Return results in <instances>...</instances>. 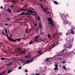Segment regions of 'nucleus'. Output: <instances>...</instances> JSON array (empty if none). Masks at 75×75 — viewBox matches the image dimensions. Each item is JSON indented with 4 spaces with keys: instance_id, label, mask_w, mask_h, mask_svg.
Segmentation results:
<instances>
[{
    "instance_id": "1",
    "label": "nucleus",
    "mask_w": 75,
    "mask_h": 75,
    "mask_svg": "<svg viewBox=\"0 0 75 75\" xmlns=\"http://www.w3.org/2000/svg\"><path fill=\"white\" fill-rule=\"evenodd\" d=\"M47 20L48 21L49 24H50L51 25H52L54 27V21L52 20L51 18H48Z\"/></svg>"
},
{
    "instance_id": "2",
    "label": "nucleus",
    "mask_w": 75,
    "mask_h": 75,
    "mask_svg": "<svg viewBox=\"0 0 75 75\" xmlns=\"http://www.w3.org/2000/svg\"><path fill=\"white\" fill-rule=\"evenodd\" d=\"M35 13V11H33L30 10L28 11H27L26 13V15H29V16H31V14H32V13Z\"/></svg>"
},
{
    "instance_id": "3",
    "label": "nucleus",
    "mask_w": 75,
    "mask_h": 75,
    "mask_svg": "<svg viewBox=\"0 0 75 75\" xmlns=\"http://www.w3.org/2000/svg\"><path fill=\"white\" fill-rule=\"evenodd\" d=\"M61 18H62V20H64V23L65 24H68V21L66 20H67L66 17L62 16L61 17Z\"/></svg>"
},
{
    "instance_id": "4",
    "label": "nucleus",
    "mask_w": 75,
    "mask_h": 75,
    "mask_svg": "<svg viewBox=\"0 0 75 75\" xmlns=\"http://www.w3.org/2000/svg\"><path fill=\"white\" fill-rule=\"evenodd\" d=\"M36 57H35L32 59V60H27L26 61V62H24V64H23V65H25V64H28V63H30V62H32V61H33L35 59H36Z\"/></svg>"
},
{
    "instance_id": "5",
    "label": "nucleus",
    "mask_w": 75,
    "mask_h": 75,
    "mask_svg": "<svg viewBox=\"0 0 75 75\" xmlns=\"http://www.w3.org/2000/svg\"><path fill=\"white\" fill-rule=\"evenodd\" d=\"M2 34H3V35H5V36H6V37H7L8 38V39L9 40H10V41H11L12 40V39H12V38H10L9 37V36H8V33H7L6 34V35L5 34V33H4V32H2Z\"/></svg>"
},
{
    "instance_id": "6",
    "label": "nucleus",
    "mask_w": 75,
    "mask_h": 75,
    "mask_svg": "<svg viewBox=\"0 0 75 75\" xmlns=\"http://www.w3.org/2000/svg\"><path fill=\"white\" fill-rule=\"evenodd\" d=\"M21 38H20L19 39H16V40H13V39H12L11 41H18V42H20V41H21V40H21Z\"/></svg>"
},
{
    "instance_id": "7",
    "label": "nucleus",
    "mask_w": 75,
    "mask_h": 75,
    "mask_svg": "<svg viewBox=\"0 0 75 75\" xmlns=\"http://www.w3.org/2000/svg\"><path fill=\"white\" fill-rule=\"evenodd\" d=\"M74 29H75V28H71L70 30V32L71 33L73 34H75L74 31L73 30H74Z\"/></svg>"
},
{
    "instance_id": "8",
    "label": "nucleus",
    "mask_w": 75,
    "mask_h": 75,
    "mask_svg": "<svg viewBox=\"0 0 75 75\" xmlns=\"http://www.w3.org/2000/svg\"><path fill=\"white\" fill-rule=\"evenodd\" d=\"M26 52V51H25V50H21V53L22 54H25Z\"/></svg>"
},
{
    "instance_id": "9",
    "label": "nucleus",
    "mask_w": 75,
    "mask_h": 75,
    "mask_svg": "<svg viewBox=\"0 0 75 75\" xmlns=\"http://www.w3.org/2000/svg\"><path fill=\"white\" fill-rule=\"evenodd\" d=\"M24 13H25V11H24L22 12L21 13L19 14V16H21V15H27V14H26V13L25 14Z\"/></svg>"
},
{
    "instance_id": "10",
    "label": "nucleus",
    "mask_w": 75,
    "mask_h": 75,
    "mask_svg": "<svg viewBox=\"0 0 75 75\" xmlns=\"http://www.w3.org/2000/svg\"><path fill=\"white\" fill-rule=\"evenodd\" d=\"M17 2V1L16 0H12V3L13 4H16V3Z\"/></svg>"
},
{
    "instance_id": "11",
    "label": "nucleus",
    "mask_w": 75,
    "mask_h": 75,
    "mask_svg": "<svg viewBox=\"0 0 75 75\" xmlns=\"http://www.w3.org/2000/svg\"><path fill=\"white\" fill-rule=\"evenodd\" d=\"M7 11H8V12L9 13H11V10L10 9V8H8L7 9Z\"/></svg>"
},
{
    "instance_id": "12",
    "label": "nucleus",
    "mask_w": 75,
    "mask_h": 75,
    "mask_svg": "<svg viewBox=\"0 0 75 75\" xmlns=\"http://www.w3.org/2000/svg\"><path fill=\"white\" fill-rule=\"evenodd\" d=\"M71 47H72V46H71V44H69L67 46V48H69V49H70V48H71Z\"/></svg>"
},
{
    "instance_id": "13",
    "label": "nucleus",
    "mask_w": 75,
    "mask_h": 75,
    "mask_svg": "<svg viewBox=\"0 0 75 75\" xmlns=\"http://www.w3.org/2000/svg\"><path fill=\"white\" fill-rule=\"evenodd\" d=\"M42 40V38H40L37 39V40H34L35 41H36V42H37V41H40V40Z\"/></svg>"
},
{
    "instance_id": "14",
    "label": "nucleus",
    "mask_w": 75,
    "mask_h": 75,
    "mask_svg": "<svg viewBox=\"0 0 75 75\" xmlns=\"http://www.w3.org/2000/svg\"><path fill=\"white\" fill-rule=\"evenodd\" d=\"M40 37V35H39L38 36H36L34 40H37L38 38Z\"/></svg>"
},
{
    "instance_id": "15",
    "label": "nucleus",
    "mask_w": 75,
    "mask_h": 75,
    "mask_svg": "<svg viewBox=\"0 0 75 75\" xmlns=\"http://www.w3.org/2000/svg\"><path fill=\"white\" fill-rule=\"evenodd\" d=\"M39 28H42V26L41 25V23H39Z\"/></svg>"
},
{
    "instance_id": "16",
    "label": "nucleus",
    "mask_w": 75,
    "mask_h": 75,
    "mask_svg": "<svg viewBox=\"0 0 75 75\" xmlns=\"http://www.w3.org/2000/svg\"><path fill=\"white\" fill-rule=\"evenodd\" d=\"M64 47L66 48H68V45L67 44H65L64 45Z\"/></svg>"
},
{
    "instance_id": "17",
    "label": "nucleus",
    "mask_w": 75,
    "mask_h": 75,
    "mask_svg": "<svg viewBox=\"0 0 75 75\" xmlns=\"http://www.w3.org/2000/svg\"><path fill=\"white\" fill-rule=\"evenodd\" d=\"M62 68L64 70H65V71H67V68H65V66H64L62 67Z\"/></svg>"
},
{
    "instance_id": "18",
    "label": "nucleus",
    "mask_w": 75,
    "mask_h": 75,
    "mask_svg": "<svg viewBox=\"0 0 75 75\" xmlns=\"http://www.w3.org/2000/svg\"><path fill=\"white\" fill-rule=\"evenodd\" d=\"M53 2L54 3V4H56V5H58V2H57V1H54Z\"/></svg>"
},
{
    "instance_id": "19",
    "label": "nucleus",
    "mask_w": 75,
    "mask_h": 75,
    "mask_svg": "<svg viewBox=\"0 0 75 75\" xmlns=\"http://www.w3.org/2000/svg\"><path fill=\"white\" fill-rule=\"evenodd\" d=\"M50 59L49 58H48L47 59H46L45 61H46V62H49V59Z\"/></svg>"
},
{
    "instance_id": "20",
    "label": "nucleus",
    "mask_w": 75,
    "mask_h": 75,
    "mask_svg": "<svg viewBox=\"0 0 75 75\" xmlns=\"http://www.w3.org/2000/svg\"><path fill=\"white\" fill-rule=\"evenodd\" d=\"M53 45L51 47L52 49V48H54V47H55V42H54L53 44Z\"/></svg>"
},
{
    "instance_id": "21",
    "label": "nucleus",
    "mask_w": 75,
    "mask_h": 75,
    "mask_svg": "<svg viewBox=\"0 0 75 75\" xmlns=\"http://www.w3.org/2000/svg\"><path fill=\"white\" fill-rule=\"evenodd\" d=\"M4 30L5 32L6 33V34H7V29L6 28H5Z\"/></svg>"
},
{
    "instance_id": "22",
    "label": "nucleus",
    "mask_w": 75,
    "mask_h": 75,
    "mask_svg": "<svg viewBox=\"0 0 75 75\" xmlns=\"http://www.w3.org/2000/svg\"><path fill=\"white\" fill-rule=\"evenodd\" d=\"M1 60H6V59H5V58H3V57L1 58Z\"/></svg>"
},
{
    "instance_id": "23",
    "label": "nucleus",
    "mask_w": 75,
    "mask_h": 75,
    "mask_svg": "<svg viewBox=\"0 0 75 75\" xmlns=\"http://www.w3.org/2000/svg\"><path fill=\"white\" fill-rule=\"evenodd\" d=\"M37 20H38L39 21H41V18H40V17L37 18Z\"/></svg>"
},
{
    "instance_id": "24",
    "label": "nucleus",
    "mask_w": 75,
    "mask_h": 75,
    "mask_svg": "<svg viewBox=\"0 0 75 75\" xmlns=\"http://www.w3.org/2000/svg\"><path fill=\"white\" fill-rule=\"evenodd\" d=\"M48 37L49 38H51V35H50V34H48Z\"/></svg>"
},
{
    "instance_id": "25",
    "label": "nucleus",
    "mask_w": 75,
    "mask_h": 75,
    "mask_svg": "<svg viewBox=\"0 0 75 75\" xmlns=\"http://www.w3.org/2000/svg\"><path fill=\"white\" fill-rule=\"evenodd\" d=\"M12 71L8 70V74H10V73H11Z\"/></svg>"
},
{
    "instance_id": "26",
    "label": "nucleus",
    "mask_w": 75,
    "mask_h": 75,
    "mask_svg": "<svg viewBox=\"0 0 75 75\" xmlns=\"http://www.w3.org/2000/svg\"><path fill=\"white\" fill-rule=\"evenodd\" d=\"M14 7V5H12L10 6L11 8H13Z\"/></svg>"
},
{
    "instance_id": "27",
    "label": "nucleus",
    "mask_w": 75,
    "mask_h": 75,
    "mask_svg": "<svg viewBox=\"0 0 75 75\" xmlns=\"http://www.w3.org/2000/svg\"><path fill=\"white\" fill-rule=\"evenodd\" d=\"M54 70H57V69H58V67H55L54 68Z\"/></svg>"
},
{
    "instance_id": "28",
    "label": "nucleus",
    "mask_w": 75,
    "mask_h": 75,
    "mask_svg": "<svg viewBox=\"0 0 75 75\" xmlns=\"http://www.w3.org/2000/svg\"><path fill=\"white\" fill-rule=\"evenodd\" d=\"M12 65V63H11V62H10L9 64H8V66H9V65Z\"/></svg>"
},
{
    "instance_id": "29",
    "label": "nucleus",
    "mask_w": 75,
    "mask_h": 75,
    "mask_svg": "<svg viewBox=\"0 0 75 75\" xmlns=\"http://www.w3.org/2000/svg\"><path fill=\"white\" fill-rule=\"evenodd\" d=\"M44 34V32H42L41 33H40V35H42L43 34Z\"/></svg>"
},
{
    "instance_id": "30",
    "label": "nucleus",
    "mask_w": 75,
    "mask_h": 75,
    "mask_svg": "<svg viewBox=\"0 0 75 75\" xmlns=\"http://www.w3.org/2000/svg\"><path fill=\"white\" fill-rule=\"evenodd\" d=\"M28 70H27V69H26L25 70V72H28Z\"/></svg>"
},
{
    "instance_id": "31",
    "label": "nucleus",
    "mask_w": 75,
    "mask_h": 75,
    "mask_svg": "<svg viewBox=\"0 0 75 75\" xmlns=\"http://www.w3.org/2000/svg\"><path fill=\"white\" fill-rule=\"evenodd\" d=\"M59 41H62V39L61 38H60L59 39Z\"/></svg>"
},
{
    "instance_id": "32",
    "label": "nucleus",
    "mask_w": 75,
    "mask_h": 75,
    "mask_svg": "<svg viewBox=\"0 0 75 75\" xmlns=\"http://www.w3.org/2000/svg\"><path fill=\"white\" fill-rule=\"evenodd\" d=\"M33 43V41H31V42H29V44L30 45H31V44Z\"/></svg>"
},
{
    "instance_id": "33",
    "label": "nucleus",
    "mask_w": 75,
    "mask_h": 75,
    "mask_svg": "<svg viewBox=\"0 0 75 75\" xmlns=\"http://www.w3.org/2000/svg\"><path fill=\"white\" fill-rule=\"evenodd\" d=\"M51 26L50 27V28H54V27H52V25H51Z\"/></svg>"
},
{
    "instance_id": "34",
    "label": "nucleus",
    "mask_w": 75,
    "mask_h": 75,
    "mask_svg": "<svg viewBox=\"0 0 75 75\" xmlns=\"http://www.w3.org/2000/svg\"><path fill=\"white\" fill-rule=\"evenodd\" d=\"M34 25H35V27H37V23H34Z\"/></svg>"
},
{
    "instance_id": "35",
    "label": "nucleus",
    "mask_w": 75,
    "mask_h": 75,
    "mask_svg": "<svg viewBox=\"0 0 75 75\" xmlns=\"http://www.w3.org/2000/svg\"><path fill=\"white\" fill-rule=\"evenodd\" d=\"M37 52H38V53H41V51H38Z\"/></svg>"
},
{
    "instance_id": "36",
    "label": "nucleus",
    "mask_w": 75,
    "mask_h": 75,
    "mask_svg": "<svg viewBox=\"0 0 75 75\" xmlns=\"http://www.w3.org/2000/svg\"><path fill=\"white\" fill-rule=\"evenodd\" d=\"M18 13H19L20 12H21V9H19V10L18 11Z\"/></svg>"
},
{
    "instance_id": "37",
    "label": "nucleus",
    "mask_w": 75,
    "mask_h": 75,
    "mask_svg": "<svg viewBox=\"0 0 75 75\" xmlns=\"http://www.w3.org/2000/svg\"><path fill=\"white\" fill-rule=\"evenodd\" d=\"M6 59V60H8L9 61H10V60H11V59Z\"/></svg>"
},
{
    "instance_id": "38",
    "label": "nucleus",
    "mask_w": 75,
    "mask_h": 75,
    "mask_svg": "<svg viewBox=\"0 0 75 75\" xmlns=\"http://www.w3.org/2000/svg\"><path fill=\"white\" fill-rule=\"evenodd\" d=\"M62 64H65V61H63L62 62Z\"/></svg>"
},
{
    "instance_id": "39",
    "label": "nucleus",
    "mask_w": 75,
    "mask_h": 75,
    "mask_svg": "<svg viewBox=\"0 0 75 75\" xmlns=\"http://www.w3.org/2000/svg\"><path fill=\"white\" fill-rule=\"evenodd\" d=\"M24 8H21V11H24Z\"/></svg>"
},
{
    "instance_id": "40",
    "label": "nucleus",
    "mask_w": 75,
    "mask_h": 75,
    "mask_svg": "<svg viewBox=\"0 0 75 75\" xmlns=\"http://www.w3.org/2000/svg\"><path fill=\"white\" fill-rule=\"evenodd\" d=\"M40 6L41 7V8H42V9H44V7L43 6H42V5H40Z\"/></svg>"
},
{
    "instance_id": "41",
    "label": "nucleus",
    "mask_w": 75,
    "mask_h": 75,
    "mask_svg": "<svg viewBox=\"0 0 75 75\" xmlns=\"http://www.w3.org/2000/svg\"><path fill=\"white\" fill-rule=\"evenodd\" d=\"M28 31V30H26L25 31V34H26V33H27V31Z\"/></svg>"
},
{
    "instance_id": "42",
    "label": "nucleus",
    "mask_w": 75,
    "mask_h": 75,
    "mask_svg": "<svg viewBox=\"0 0 75 75\" xmlns=\"http://www.w3.org/2000/svg\"><path fill=\"white\" fill-rule=\"evenodd\" d=\"M21 66H20L19 67L18 69H21Z\"/></svg>"
},
{
    "instance_id": "43",
    "label": "nucleus",
    "mask_w": 75,
    "mask_h": 75,
    "mask_svg": "<svg viewBox=\"0 0 75 75\" xmlns=\"http://www.w3.org/2000/svg\"><path fill=\"white\" fill-rule=\"evenodd\" d=\"M5 72H6V71H3L2 73L3 74H5Z\"/></svg>"
},
{
    "instance_id": "44",
    "label": "nucleus",
    "mask_w": 75,
    "mask_h": 75,
    "mask_svg": "<svg viewBox=\"0 0 75 75\" xmlns=\"http://www.w3.org/2000/svg\"><path fill=\"white\" fill-rule=\"evenodd\" d=\"M55 67H57V68L58 67V65L57 64H56L55 65Z\"/></svg>"
},
{
    "instance_id": "45",
    "label": "nucleus",
    "mask_w": 75,
    "mask_h": 75,
    "mask_svg": "<svg viewBox=\"0 0 75 75\" xmlns=\"http://www.w3.org/2000/svg\"><path fill=\"white\" fill-rule=\"evenodd\" d=\"M36 15L37 16V18H38V17H40V16H38V14H37Z\"/></svg>"
},
{
    "instance_id": "46",
    "label": "nucleus",
    "mask_w": 75,
    "mask_h": 75,
    "mask_svg": "<svg viewBox=\"0 0 75 75\" xmlns=\"http://www.w3.org/2000/svg\"><path fill=\"white\" fill-rule=\"evenodd\" d=\"M36 15L37 16V18H38V17H40V16H38V14H37Z\"/></svg>"
},
{
    "instance_id": "47",
    "label": "nucleus",
    "mask_w": 75,
    "mask_h": 75,
    "mask_svg": "<svg viewBox=\"0 0 75 75\" xmlns=\"http://www.w3.org/2000/svg\"><path fill=\"white\" fill-rule=\"evenodd\" d=\"M28 57H29V58H30V57H31V56L30 55H28Z\"/></svg>"
},
{
    "instance_id": "48",
    "label": "nucleus",
    "mask_w": 75,
    "mask_h": 75,
    "mask_svg": "<svg viewBox=\"0 0 75 75\" xmlns=\"http://www.w3.org/2000/svg\"><path fill=\"white\" fill-rule=\"evenodd\" d=\"M0 8H1V9H3V6H1L0 7Z\"/></svg>"
},
{
    "instance_id": "49",
    "label": "nucleus",
    "mask_w": 75,
    "mask_h": 75,
    "mask_svg": "<svg viewBox=\"0 0 75 75\" xmlns=\"http://www.w3.org/2000/svg\"><path fill=\"white\" fill-rule=\"evenodd\" d=\"M43 9V10L44 11V12H45L46 13H47V11H45V10L44 9Z\"/></svg>"
},
{
    "instance_id": "50",
    "label": "nucleus",
    "mask_w": 75,
    "mask_h": 75,
    "mask_svg": "<svg viewBox=\"0 0 75 75\" xmlns=\"http://www.w3.org/2000/svg\"><path fill=\"white\" fill-rule=\"evenodd\" d=\"M44 40H46V39H45L44 40H42V41H40V42H42V41H44Z\"/></svg>"
},
{
    "instance_id": "51",
    "label": "nucleus",
    "mask_w": 75,
    "mask_h": 75,
    "mask_svg": "<svg viewBox=\"0 0 75 75\" xmlns=\"http://www.w3.org/2000/svg\"><path fill=\"white\" fill-rule=\"evenodd\" d=\"M24 10H25V11H28L27 10V9H26L25 8L24 9Z\"/></svg>"
},
{
    "instance_id": "52",
    "label": "nucleus",
    "mask_w": 75,
    "mask_h": 75,
    "mask_svg": "<svg viewBox=\"0 0 75 75\" xmlns=\"http://www.w3.org/2000/svg\"><path fill=\"white\" fill-rule=\"evenodd\" d=\"M66 50V49H63L62 51V52H63V51H65V50Z\"/></svg>"
},
{
    "instance_id": "53",
    "label": "nucleus",
    "mask_w": 75,
    "mask_h": 75,
    "mask_svg": "<svg viewBox=\"0 0 75 75\" xmlns=\"http://www.w3.org/2000/svg\"><path fill=\"white\" fill-rule=\"evenodd\" d=\"M5 25H8V23H6L5 24Z\"/></svg>"
},
{
    "instance_id": "54",
    "label": "nucleus",
    "mask_w": 75,
    "mask_h": 75,
    "mask_svg": "<svg viewBox=\"0 0 75 75\" xmlns=\"http://www.w3.org/2000/svg\"><path fill=\"white\" fill-rule=\"evenodd\" d=\"M66 35H69V34L68 33H66Z\"/></svg>"
},
{
    "instance_id": "55",
    "label": "nucleus",
    "mask_w": 75,
    "mask_h": 75,
    "mask_svg": "<svg viewBox=\"0 0 75 75\" xmlns=\"http://www.w3.org/2000/svg\"><path fill=\"white\" fill-rule=\"evenodd\" d=\"M57 43L58 44H59V40H58L57 41Z\"/></svg>"
},
{
    "instance_id": "56",
    "label": "nucleus",
    "mask_w": 75,
    "mask_h": 75,
    "mask_svg": "<svg viewBox=\"0 0 75 75\" xmlns=\"http://www.w3.org/2000/svg\"><path fill=\"white\" fill-rule=\"evenodd\" d=\"M35 16H35V15H36L37 14V13L35 12Z\"/></svg>"
},
{
    "instance_id": "57",
    "label": "nucleus",
    "mask_w": 75,
    "mask_h": 75,
    "mask_svg": "<svg viewBox=\"0 0 75 75\" xmlns=\"http://www.w3.org/2000/svg\"><path fill=\"white\" fill-rule=\"evenodd\" d=\"M45 10L47 11V9L46 8H45Z\"/></svg>"
},
{
    "instance_id": "58",
    "label": "nucleus",
    "mask_w": 75,
    "mask_h": 75,
    "mask_svg": "<svg viewBox=\"0 0 75 75\" xmlns=\"http://www.w3.org/2000/svg\"><path fill=\"white\" fill-rule=\"evenodd\" d=\"M28 6V5H25V6H25V7H27V6Z\"/></svg>"
},
{
    "instance_id": "59",
    "label": "nucleus",
    "mask_w": 75,
    "mask_h": 75,
    "mask_svg": "<svg viewBox=\"0 0 75 75\" xmlns=\"http://www.w3.org/2000/svg\"><path fill=\"white\" fill-rule=\"evenodd\" d=\"M50 29L52 31H53V28H50Z\"/></svg>"
},
{
    "instance_id": "60",
    "label": "nucleus",
    "mask_w": 75,
    "mask_h": 75,
    "mask_svg": "<svg viewBox=\"0 0 75 75\" xmlns=\"http://www.w3.org/2000/svg\"><path fill=\"white\" fill-rule=\"evenodd\" d=\"M36 75H40V74H35Z\"/></svg>"
},
{
    "instance_id": "61",
    "label": "nucleus",
    "mask_w": 75,
    "mask_h": 75,
    "mask_svg": "<svg viewBox=\"0 0 75 75\" xmlns=\"http://www.w3.org/2000/svg\"><path fill=\"white\" fill-rule=\"evenodd\" d=\"M27 17V18H28V17H32V16H30Z\"/></svg>"
},
{
    "instance_id": "62",
    "label": "nucleus",
    "mask_w": 75,
    "mask_h": 75,
    "mask_svg": "<svg viewBox=\"0 0 75 75\" xmlns=\"http://www.w3.org/2000/svg\"><path fill=\"white\" fill-rule=\"evenodd\" d=\"M55 34L53 35V38L54 37H55Z\"/></svg>"
},
{
    "instance_id": "63",
    "label": "nucleus",
    "mask_w": 75,
    "mask_h": 75,
    "mask_svg": "<svg viewBox=\"0 0 75 75\" xmlns=\"http://www.w3.org/2000/svg\"><path fill=\"white\" fill-rule=\"evenodd\" d=\"M7 20H8V21L10 20V19H9V18H7Z\"/></svg>"
},
{
    "instance_id": "64",
    "label": "nucleus",
    "mask_w": 75,
    "mask_h": 75,
    "mask_svg": "<svg viewBox=\"0 0 75 75\" xmlns=\"http://www.w3.org/2000/svg\"><path fill=\"white\" fill-rule=\"evenodd\" d=\"M3 75V74L2 73H1V74H0V75Z\"/></svg>"
}]
</instances>
